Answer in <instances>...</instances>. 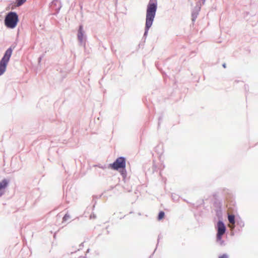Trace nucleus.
Listing matches in <instances>:
<instances>
[{
	"label": "nucleus",
	"instance_id": "nucleus-1",
	"mask_svg": "<svg viewBox=\"0 0 258 258\" xmlns=\"http://www.w3.org/2000/svg\"><path fill=\"white\" fill-rule=\"evenodd\" d=\"M157 5L156 0H150L147 9L145 33L147 32L152 25L156 14Z\"/></svg>",
	"mask_w": 258,
	"mask_h": 258
},
{
	"label": "nucleus",
	"instance_id": "nucleus-2",
	"mask_svg": "<svg viewBox=\"0 0 258 258\" xmlns=\"http://www.w3.org/2000/svg\"><path fill=\"white\" fill-rule=\"evenodd\" d=\"M18 16L15 12H10L6 16L5 20V25L9 28H14L18 22Z\"/></svg>",
	"mask_w": 258,
	"mask_h": 258
},
{
	"label": "nucleus",
	"instance_id": "nucleus-3",
	"mask_svg": "<svg viewBox=\"0 0 258 258\" xmlns=\"http://www.w3.org/2000/svg\"><path fill=\"white\" fill-rule=\"evenodd\" d=\"M13 49L11 47L8 48L5 53L4 56L0 61V76L3 74L7 68L8 63L12 55Z\"/></svg>",
	"mask_w": 258,
	"mask_h": 258
},
{
	"label": "nucleus",
	"instance_id": "nucleus-4",
	"mask_svg": "<svg viewBox=\"0 0 258 258\" xmlns=\"http://www.w3.org/2000/svg\"><path fill=\"white\" fill-rule=\"evenodd\" d=\"M109 167L116 170L120 168L124 169L125 167V160L123 157H119L113 163L110 164Z\"/></svg>",
	"mask_w": 258,
	"mask_h": 258
},
{
	"label": "nucleus",
	"instance_id": "nucleus-5",
	"mask_svg": "<svg viewBox=\"0 0 258 258\" xmlns=\"http://www.w3.org/2000/svg\"><path fill=\"white\" fill-rule=\"evenodd\" d=\"M217 239L218 240H221L222 235L225 233L226 227L222 221H219L217 223Z\"/></svg>",
	"mask_w": 258,
	"mask_h": 258
},
{
	"label": "nucleus",
	"instance_id": "nucleus-6",
	"mask_svg": "<svg viewBox=\"0 0 258 258\" xmlns=\"http://www.w3.org/2000/svg\"><path fill=\"white\" fill-rule=\"evenodd\" d=\"M78 37L80 41H82L83 38V26H80L78 34Z\"/></svg>",
	"mask_w": 258,
	"mask_h": 258
},
{
	"label": "nucleus",
	"instance_id": "nucleus-7",
	"mask_svg": "<svg viewBox=\"0 0 258 258\" xmlns=\"http://www.w3.org/2000/svg\"><path fill=\"white\" fill-rule=\"evenodd\" d=\"M8 185V181L6 179H4L2 182H0V190L5 188ZM2 194H0L1 196Z\"/></svg>",
	"mask_w": 258,
	"mask_h": 258
},
{
	"label": "nucleus",
	"instance_id": "nucleus-8",
	"mask_svg": "<svg viewBox=\"0 0 258 258\" xmlns=\"http://www.w3.org/2000/svg\"><path fill=\"white\" fill-rule=\"evenodd\" d=\"M228 219L229 222L232 224H234L235 223V216L233 215H228Z\"/></svg>",
	"mask_w": 258,
	"mask_h": 258
},
{
	"label": "nucleus",
	"instance_id": "nucleus-9",
	"mask_svg": "<svg viewBox=\"0 0 258 258\" xmlns=\"http://www.w3.org/2000/svg\"><path fill=\"white\" fill-rule=\"evenodd\" d=\"M26 0H16V6L20 7L25 3Z\"/></svg>",
	"mask_w": 258,
	"mask_h": 258
},
{
	"label": "nucleus",
	"instance_id": "nucleus-10",
	"mask_svg": "<svg viewBox=\"0 0 258 258\" xmlns=\"http://www.w3.org/2000/svg\"><path fill=\"white\" fill-rule=\"evenodd\" d=\"M164 216H165L164 212L163 211L160 212L159 213V215H158V220H162V219L164 218Z\"/></svg>",
	"mask_w": 258,
	"mask_h": 258
},
{
	"label": "nucleus",
	"instance_id": "nucleus-11",
	"mask_svg": "<svg viewBox=\"0 0 258 258\" xmlns=\"http://www.w3.org/2000/svg\"><path fill=\"white\" fill-rule=\"evenodd\" d=\"M70 218V216L69 215L66 214L64 217H63L62 220L63 221H66Z\"/></svg>",
	"mask_w": 258,
	"mask_h": 258
},
{
	"label": "nucleus",
	"instance_id": "nucleus-12",
	"mask_svg": "<svg viewBox=\"0 0 258 258\" xmlns=\"http://www.w3.org/2000/svg\"><path fill=\"white\" fill-rule=\"evenodd\" d=\"M219 258H228V257L226 254H223V255L219 256Z\"/></svg>",
	"mask_w": 258,
	"mask_h": 258
},
{
	"label": "nucleus",
	"instance_id": "nucleus-13",
	"mask_svg": "<svg viewBox=\"0 0 258 258\" xmlns=\"http://www.w3.org/2000/svg\"><path fill=\"white\" fill-rule=\"evenodd\" d=\"M77 258H85V257L84 256H79V257H78Z\"/></svg>",
	"mask_w": 258,
	"mask_h": 258
},
{
	"label": "nucleus",
	"instance_id": "nucleus-14",
	"mask_svg": "<svg viewBox=\"0 0 258 258\" xmlns=\"http://www.w3.org/2000/svg\"><path fill=\"white\" fill-rule=\"evenodd\" d=\"M223 67H224V68H225V67H225V64H223Z\"/></svg>",
	"mask_w": 258,
	"mask_h": 258
}]
</instances>
